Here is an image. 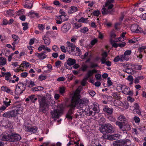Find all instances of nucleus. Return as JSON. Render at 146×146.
Segmentation results:
<instances>
[{
	"instance_id": "obj_1",
	"label": "nucleus",
	"mask_w": 146,
	"mask_h": 146,
	"mask_svg": "<svg viewBox=\"0 0 146 146\" xmlns=\"http://www.w3.org/2000/svg\"><path fill=\"white\" fill-rule=\"evenodd\" d=\"M80 96L78 92H75L71 99V102H74L76 107L77 106V108L80 109L83 108L84 106L87 105L89 102L87 98L80 99Z\"/></svg>"
},
{
	"instance_id": "obj_2",
	"label": "nucleus",
	"mask_w": 146,
	"mask_h": 146,
	"mask_svg": "<svg viewBox=\"0 0 146 146\" xmlns=\"http://www.w3.org/2000/svg\"><path fill=\"white\" fill-rule=\"evenodd\" d=\"M38 99L37 98L34 97V103ZM38 101L39 105V111L40 112L45 113L48 111L50 106V103L49 101H47L44 96H40L38 98Z\"/></svg>"
},
{
	"instance_id": "obj_3",
	"label": "nucleus",
	"mask_w": 146,
	"mask_h": 146,
	"mask_svg": "<svg viewBox=\"0 0 146 146\" xmlns=\"http://www.w3.org/2000/svg\"><path fill=\"white\" fill-rule=\"evenodd\" d=\"M114 2V0H107L105 4L106 8H103L102 9V14L105 15L108 13H111V11H110L113 6V3Z\"/></svg>"
},
{
	"instance_id": "obj_4",
	"label": "nucleus",
	"mask_w": 146,
	"mask_h": 146,
	"mask_svg": "<svg viewBox=\"0 0 146 146\" xmlns=\"http://www.w3.org/2000/svg\"><path fill=\"white\" fill-rule=\"evenodd\" d=\"M100 131L103 133H113L114 131V128L110 123H105L103 127L100 128Z\"/></svg>"
},
{
	"instance_id": "obj_5",
	"label": "nucleus",
	"mask_w": 146,
	"mask_h": 146,
	"mask_svg": "<svg viewBox=\"0 0 146 146\" xmlns=\"http://www.w3.org/2000/svg\"><path fill=\"white\" fill-rule=\"evenodd\" d=\"M115 124L117 125L119 127L120 129L123 131H129L131 129V125L127 122V121L125 122L117 121L115 122Z\"/></svg>"
},
{
	"instance_id": "obj_6",
	"label": "nucleus",
	"mask_w": 146,
	"mask_h": 146,
	"mask_svg": "<svg viewBox=\"0 0 146 146\" xmlns=\"http://www.w3.org/2000/svg\"><path fill=\"white\" fill-rule=\"evenodd\" d=\"M74 102H71V104L69 105V107H70L68 112L66 115V117L68 118L69 120H72V115L75 110L76 107L75 103Z\"/></svg>"
},
{
	"instance_id": "obj_7",
	"label": "nucleus",
	"mask_w": 146,
	"mask_h": 146,
	"mask_svg": "<svg viewBox=\"0 0 146 146\" xmlns=\"http://www.w3.org/2000/svg\"><path fill=\"white\" fill-rule=\"evenodd\" d=\"M26 88V86L22 82L19 83L16 86L15 93L16 94H21Z\"/></svg>"
},
{
	"instance_id": "obj_8",
	"label": "nucleus",
	"mask_w": 146,
	"mask_h": 146,
	"mask_svg": "<svg viewBox=\"0 0 146 146\" xmlns=\"http://www.w3.org/2000/svg\"><path fill=\"white\" fill-rule=\"evenodd\" d=\"M21 104L18 101L15 102L14 103V106L17 107L14 110L15 113V116H16L18 114H21L23 112V108L20 107Z\"/></svg>"
},
{
	"instance_id": "obj_9",
	"label": "nucleus",
	"mask_w": 146,
	"mask_h": 146,
	"mask_svg": "<svg viewBox=\"0 0 146 146\" xmlns=\"http://www.w3.org/2000/svg\"><path fill=\"white\" fill-rule=\"evenodd\" d=\"M122 92L126 95L132 96L133 94L132 91H131L130 88L125 85H121L120 86Z\"/></svg>"
},
{
	"instance_id": "obj_10",
	"label": "nucleus",
	"mask_w": 146,
	"mask_h": 146,
	"mask_svg": "<svg viewBox=\"0 0 146 146\" xmlns=\"http://www.w3.org/2000/svg\"><path fill=\"white\" fill-rule=\"evenodd\" d=\"M15 114L14 110H12L5 112L3 114L2 116L6 118H13L16 117Z\"/></svg>"
},
{
	"instance_id": "obj_11",
	"label": "nucleus",
	"mask_w": 146,
	"mask_h": 146,
	"mask_svg": "<svg viewBox=\"0 0 146 146\" xmlns=\"http://www.w3.org/2000/svg\"><path fill=\"white\" fill-rule=\"evenodd\" d=\"M71 27L70 25L68 23H66L61 27V31L64 33H66Z\"/></svg>"
},
{
	"instance_id": "obj_12",
	"label": "nucleus",
	"mask_w": 146,
	"mask_h": 146,
	"mask_svg": "<svg viewBox=\"0 0 146 146\" xmlns=\"http://www.w3.org/2000/svg\"><path fill=\"white\" fill-rule=\"evenodd\" d=\"M11 141L15 142L20 140L21 139V136L19 134L15 133H11Z\"/></svg>"
},
{
	"instance_id": "obj_13",
	"label": "nucleus",
	"mask_w": 146,
	"mask_h": 146,
	"mask_svg": "<svg viewBox=\"0 0 146 146\" xmlns=\"http://www.w3.org/2000/svg\"><path fill=\"white\" fill-rule=\"evenodd\" d=\"M97 72V70L94 69L92 70H89L85 76L86 79H88L89 78L93 75L94 73H96Z\"/></svg>"
},
{
	"instance_id": "obj_14",
	"label": "nucleus",
	"mask_w": 146,
	"mask_h": 146,
	"mask_svg": "<svg viewBox=\"0 0 146 146\" xmlns=\"http://www.w3.org/2000/svg\"><path fill=\"white\" fill-rule=\"evenodd\" d=\"M60 112L58 110H54L51 112V114L53 118H58Z\"/></svg>"
},
{
	"instance_id": "obj_15",
	"label": "nucleus",
	"mask_w": 146,
	"mask_h": 146,
	"mask_svg": "<svg viewBox=\"0 0 146 146\" xmlns=\"http://www.w3.org/2000/svg\"><path fill=\"white\" fill-rule=\"evenodd\" d=\"M1 90L2 91L6 92L12 95L13 94V90L5 86H2L1 88Z\"/></svg>"
},
{
	"instance_id": "obj_16",
	"label": "nucleus",
	"mask_w": 146,
	"mask_h": 146,
	"mask_svg": "<svg viewBox=\"0 0 146 146\" xmlns=\"http://www.w3.org/2000/svg\"><path fill=\"white\" fill-rule=\"evenodd\" d=\"M139 27L137 24H134L132 25L131 27V30L133 32L138 33L139 31L138 29Z\"/></svg>"
},
{
	"instance_id": "obj_17",
	"label": "nucleus",
	"mask_w": 146,
	"mask_h": 146,
	"mask_svg": "<svg viewBox=\"0 0 146 146\" xmlns=\"http://www.w3.org/2000/svg\"><path fill=\"white\" fill-rule=\"evenodd\" d=\"M33 3L32 0L30 1L27 0L25 5H24V7L26 8L31 9L33 7Z\"/></svg>"
},
{
	"instance_id": "obj_18",
	"label": "nucleus",
	"mask_w": 146,
	"mask_h": 146,
	"mask_svg": "<svg viewBox=\"0 0 146 146\" xmlns=\"http://www.w3.org/2000/svg\"><path fill=\"white\" fill-rule=\"evenodd\" d=\"M103 110L109 114L112 113L113 109L112 108H110L107 106H105L103 108Z\"/></svg>"
},
{
	"instance_id": "obj_19",
	"label": "nucleus",
	"mask_w": 146,
	"mask_h": 146,
	"mask_svg": "<svg viewBox=\"0 0 146 146\" xmlns=\"http://www.w3.org/2000/svg\"><path fill=\"white\" fill-rule=\"evenodd\" d=\"M78 10V8L75 6H71L69 8L68 11V13L70 14H72L77 11Z\"/></svg>"
},
{
	"instance_id": "obj_20",
	"label": "nucleus",
	"mask_w": 146,
	"mask_h": 146,
	"mask_svg": "<svg viewBox=\"0 0 146 146\" xmlns=\"http://www.w3.org/2000/svg\"><path fill=\"white\" fill-rule=\"evenodd\" d=\"M11 100L7 98H6L5 100H3V104L7 107L11 105Z\"/></svg>"
},
{
	"instance_id": "obj_21",
	"label": "nucleus",
	"mask_w": 146,
	"mask_h": 146,
	"mask_svg": "<svg viewBox=\"0 0 146 146\" xmlns=\"http://www.w3.org/2000/svg\"><path fill=\"white\" fill-rule=\"evenodd\" d=\"M42 50H46L48 52L51 51L50 49L44 45H41L38 48V50L39 51H41Z\"/></svg>"
},
{
	"instance_id": "obj_22",
	"label": "nucleus",
	"mask_w": 146,
	"mask_h": 146,
	"mask_svg": "<svg viewBox=\"0 0 146 146\" xmlns=\"http://www.w3.org/2000/svg\"><path fill=\"white\" fill-rule=\"evenodd\" d=\"M76 60L74 59L69 58L67 61V63L69 66L73 65L76 63Z\"/></svg>"
},
{
	"instance_id": "obj_23",
	"label": "nucleus",
	"mask_w": 146,
	"mask_h": 146,
	"mask_svg": "<svg viewBox=\"0 0 146 146\" xmlns=\"http://www.w3.org/2000/svg\"><path fill=\"white\" fill-rule=\"evenodd\" d=\"M27 131L29 132L35 133L37 130V128L35 126L33 127H27Z\"/></svg>"
},
{
	"instance_id": "obj_24",
	"label": "nucleus",
	"mask_w": 146,
	"mask_h": 146,
	"mask_svg": "<svg viewBox=\"0 0 146 146\" xmlns=\"http://www.w3.org/2000/svg\"><path fill=\"white\" fill-rule=\"evenodd\" d=\"M11 133L3 136L2 139L3 141H11Z\"/></svg>"
},
{
	"instance_id": "obj_25",
	"label": "nucleus",
	"mask_w": 146,
	"mask_h": 146,
	"mask_svg": "<svg viewBox=\"0 0 146 146\" xmlns=\"http://www.w3.org/2000/svg\"><path fill=\"white\" fill-rule=\"evenodd\" d=\"M12 37L13 40L14 42L17 44L19 42L20 38L17 35L13 34L11 35Z\"/></svg>"
},
{
	"instance_id": "obj_26",
	"label": "nucleus",
	"mask_w": 146,
	"mask_h": 146,
	"mask_svg": "<svg viewBox=\"0 0 146 146\" xmlns=\"http://www.w3.org/2000/svg\"><path fill=\"white\" fill-rule=\"evenodd\" d=\"M94 107L93 108V110L97 113H98L100 111V109L98 104L96 103H94L93 104Z\"/></svg>"
},
{
	"instance_id": "obj_27",
	"label": "nucleus",
	"mask_w": 146,
	"mask_h": 146,
	"mask_svg": "<svg viewBox=\"0 0 146 146\" xmlns=\"http://www.w3.org/2000/svg\"><path fill=\"white\" fill-rule=\"evenodd\" d=\"M67 44L69 49H70L72 51H74L76 48L75 46L73 43H71L69 42H67Z\"/></svg>"
},
{
	"instance_id": "obj_28",
	"label": "nucleus",
	"mask_w": 146,
	"mask_h": 146,
	"mask_svg": "<svg viewBox=\"0 0 146 146\" xmlns=\"http://www.w3.org/2000/svg\"><path fill=\"white\" fill-rule=\"evenodd\" d=\"M118 120L122 121V122H125L127 121V119L125 117L122 115H120L118 117Z\"/></svg>"
},
{
	"instance_id": "obj_29",
	"label": "nucleus",
	"mask_w": 146,
	"mask_h": 146,
	"mask_svg": "<svg viewBox=\"0 0 146 146\" xmlns=\"http://www.w3.org/2000/svg\"><path fill=\"white\" fill-rule=\"evenodd\" d=\"M126 34V33H123L121 36L119 37L118 38L116 39L115 42H118V41H122L124 40L125 35Z\"/></svg>"
},
{
	"instance_id": "obj_30",
	"label": "nucleus",
	"mask_w": 146,
	"mask_h": 146,
	"mask_svg": "<svg viewBox=\"0 0 146 146\" xmlns=\"http://www.w3.org/2000/svg\"><path fill=\"white\" fill-rule=\"evenodd\" d=\"M58 18L60 19V20H61L63 22L67 20L68 18V17L66 15H59L58 16Z\"/></svg>"
},
{
	"instance_id": "obj_31",
	"label": "nucleus",
	"mask_w": 146,
	"mask_h": 146,
	"mask_svg": "<svg viewBox=\"0 0 146 146\" xmlns=\"http://www.w3.org/2000/svg\"><path fill=\"white\" fill-rule=\"evenodd\" d=\"M43 39L44 40V43L46 45H48L50 43V39L49 38L44 36L43 38Z\"/></svg>"
},
{
	"instance_id": "obj_32",
	"label": "nucleus",
	"mask_w": 146,
	"mask_h": 146,
	"mask_svg": "<svg viewBox=\"0 0 146 146\" xmlns=\"http://www.w3.org/2000/svg\"><path fill=\"white\" fill-rule=\"evenodd\" d=\"M31 89L33 92H35L36 91L42 90L44 89V88L42 87L38 86L33 88Z\"/></svg>"
},
{
	"instance_id": "obj_33",
	"label": "nucleus",
	"mask_w": 146,
	"mask_h": 146,
	"mask_svg": "<svg viewBox=\"0 0 146 146\" xmlns=\"http://www.w3.org/2000/svg\"><path fill=\"white\" fill-rule=\"evenodd\" d=\"M112 95L113 97L117 100H119L121 98L119 94H118L117 92L113 93Z\"/></svg>"
},
{
	"instance_id": "obj_34",
	"label": "nucleus",
	"mask_w": 146,
	"mask_h": 146,
	"mask_svg": "<svg viewBox=\"0 0 146 146\" xmlns=\"http://www.w3.org/2000/svg\"><path fill=\"white\" fill-rule=\"evenodd\" d=\"M6 63V58L1 57L0 60V64L1 65H4Z\"/></svg>"
},
{
	"instance_id": "obj_35",
	"label": "nucleus",
	"mask_w": 146,
	"mask_h": 146,
	"mask_svg": "<svg viewBox=\"0 0 146 146\" xmlns=\"http://www.w3.org/2000/svg\"><path fill=\"white\" fill-rule=\"evenodd\" d=\"M46 55L44 54V53L41 52L40 53L39 59L40 60H43L46 57Z\"/></svg>"
},
{
	"instance_id": "obj_36",
	"label": "nucleus",
	"mask_w": 146,
	"mask_h": 146,
	"mask_svg": "<svg viewBox=\"0 0 146 146\" xmlns=\"http://www.w3.org/2000/svg\"><path fill=\"white\" fill-rule=\"evenodd\" d=\"M111 139L115 140L117 139V138L119 136V134H114L113 135H112L111 136Z\"/></svg>"
},
{
	"instance_id": "obj_37",
	"label": "nucleus",
	"mask_w": 146,
	"mask_h": 146,
	"mask_svg": "<svg viewBox=\"0 0 146 146\" xmlns=\"http://www.w3.org/2000/svg\"><path fill=\"white\" fill-rule=\"evenodd\" d=\"M11 76V74L9 72H7L6 75L5 76V80L7 81H9L10 80V77Z\"/></svg>"
},
{
	"instance_id": "obj_38",
	"label": "nucleus",
	"mask_w": 146,
	"mask_h": 146,
	"mask_svg": "<svg viewBox=\"0 0 146 146\" xmlns=\"http://www.w3.org/2000/svg\"><path fill=\"white\" fill-rule=\"evenodd\" d=\"M88 92L92 97H94L96 94V92L92 90H89Z\"/></svg>"
},
{
	"instance_id": "obj_39",
	"label": "nucleus",
	"mask_w": 146,
	"mask_h": 146,
	"mask_svg": "<svg viewBox=\"0 0 146 146\" xmlns=\"http://www.w3.org/2000/svg\"><path fill=\"white\" fill-rule=\"evenodd\" d=\"M22 25L23 26V29L25 31L28 29V26L27 23H22Z\"/></svg>"
},
{
	"instance_id": "obj_40",
	"label": "nucleus",
	"mask_w": 146,
	"mask_h": 146,
	"mask_svg": "<svg viewBox=\"0 0 146 146\" xmlns=\"http://www.w3.org/2000/svg\"><path fill=\"white\" fill-rule=\"evenodd\" d=\"M46 78V75H43L42 74L40 75L38 79L39 80L42 81L45 80Z\"/></svg>"
},
{
	"instance_id": "obj_41",
	"label": "nucleus",
	"mask_w": 146,
	"mask_h": 146,
	"mask_svg": "<svg viewBox=\"0 0 146 146\" xmlns=\"http://www.w3.org/2000/svg\"><path fill=\"white\" fill-rule=\"evenodd\" d=\"M52 50L54 52H56L60 50L59 48L57 46L54 45L52 46Z\"/></svg>"
},
{
	"instance_id": "obj_42",
	"label": "nucleus",
	"mask_w": 146,
	"mask_h": 146,
	"mask_svg": "<svg viewBox=\"0 0 146 146\" xmlns=\"http://www.w3.org/2000/svg\"><path fill=\"white\" fill-rule=\"evenodd\" d=\"M88 19V18L86 19L82 17L78 20V22L80 23H86Z\"/></svg>"
},
{
	"instance_id": "obj_43",
	"label": "nucleus",
	"mask_w": 146,
	"mask_h": 146,
	"mask_svg": "<svg viewBox=\"0 0 146 146\" xmlns=\"http://www.w3.org/2000/svg\"><path fill=\"white\" fill-rule=\"evenodd\" d=\"M88 68V66L86 64L82 65L81 67L82 70L83 71H85Z\"/></svg>"
},
{
	"instance_id": "obj_44",
	"label": "nucleus",
	"mask_w": 146,
	"mask_h": 146,
	"mask_svg": "<svg viewBox=\"0 0 146 146\" xmlns=\"http://www.w3.org/2000/svg\"><path fill=\"white\" fill-rule=\"evenodd\" d=\"M62 62L60 60L57 61L55 63V66L57 68H60L61 66Z\"/></svg>"
},
{
	"instance_id": "obj_45",
	"label": "nucleus",
	"mask_w": 146,
	"mask_h": 146,
	"mask_svg": "<svg viewBox=\"0 0 146 146\" xmlns=\"http://www.w3.org/2000/svg\"><path fill=\"white\" fill-rule=\"evenodd\" d=\"M35 96L34 95H32L28 96V97L30 99V100H31L32 102L33 103H34V97H35Z\"/></svg>"
},
{
	"instance_id": "obj_46",
	"label": "nucleus",
	"mask_w": 146,
	"mask_h": 146,
	"mask_svg": "<svg viewBox=\"0 0 146 146\" xmlns=\"http://www.w3.org/2000/svg\"><path fill=\"white\" fill-rule=\"evenodd\" d=\"M93 14L94 16H98L100 14V12L99 11H95L93 13Z\"/></svg>"
},
{
	"instance_id": "obj_47",
	"label": "nucleus",
	"mask_w": 146,
	"mask_h": 146,
	"mask_svg": "<svg viewBox=\"0 0 146 146\" xmlns=\"http://www.w3.org/2000/svg\"><path fill=\"white\" fill-rule=\"evenodd\" d=\"M133 119L136 123H139L140 121L139 117L137 116H135L134 117Z\"/></svg>"
},
{
	"instance_id": "obj_48",
	"label": "nucleus",
	"mask_w": 146,
	"mask_h": 146,
	"mask_svg": "<svg viewBox=\"0 0 146 146\" xmlns=\"http://www.w3.org/2000/svg\"><path fill=\"white\" fill-rule=\"evenodd\" d=\"M107 85L108 86H110L112 84V83L110 79V78L109 77L108 78Z\"/></svg>"
},
{
	"instance_id": "obj_49",
	"label": "nucleus",
	"mask_w": 146,
	"mask_h": 146,
	"mask_svg": "<svg viewBox=\"0 0 146 146\" xmlns=\"http://www.w3.org/2000/svg\"><path fill=\"white\" fill-rule=\"evenodd\" d=\"M127 79L130 82H133V77L131 75H129L127 78Z\"/></svg>"
},
{
	"instance_id": "obj_50",
	"label": "nucleus",
	"mask_w": 146,
	"mask_h": 146,
	"mask_svg": "<svg viewBox=\"0 0 146 146\" xmlns=\"http://www.w3.org/2000/svg\"><path fill=\"white\" fill-rule=\"evenodd\" d=\"M65 90V88L64 87H61L60 88L59 92L61 94H63L64 93Z\"/></svg>"
},
{
	"instance_id": "obj_51",
	"label": "nucleus",
	"mask_w": 146,
	"mask_h": 146,
	"mask_svg": "<svg viewBox=\"0 0 146 146\" xmlns=\"http://www.w3.org/2000/svg\"><path fill=\"white\" fill-rule=\"evenodd\" d=\"M131 50H126L125 51L124 54L125 55H127L128 56H129L131 54Z\"/></svg>"
},
{
	"instance_id": "obj_52",
	"label": "nucleus",
	"mask_w": 146,
	"mask_h": 146,
	"mask_svg": "<svg viewBox=\"0 0 146 146\" xmlns=\"http://www.w3.org/2000/svg\"><path fill=\"white\" fill-rule=\"evenodd\" d=\"M88 29L87 27H84L83 29H82L80 31L83 33H84L88 31Z\"/></svg>"
},
{
	"instance_id": "obj_53",
	"label": "nucleus",
	"mask_w": 146,
	"mask_h": 146,
	"mask_svg": "<svg viewBox=\"0 0 146 146\" xmlns=\"http://www.w3.org/2000/svg\"><path fill=\"white\" fill-rule=\"evenodd\" d=\"M126 44V43L125 42L118 44L119 46L122 48L125 46Z\"/></svg>"
},
{
	"instance_id": "obj_54",
	"label": "nucleus",
	"mask_w": 146,
	"mask_h": 146,
	"mask_svg": "<svg viewBox=\"0 0 146 146\" xmlns=\"http://www.w3.org/2000/svg\"><path fill=\"white\" fill-rule=\"evenodd\" d=\"M107 59L106 57H102L101 59V61L102 64H105V62L106 61Z\"/></svg>"
},
{
	"instance_id": "obj_55",
	"label": "nucleus",
	"mask_w": 146,
	"mask_h": 146,
	"mask_svg": "<svg viewBox=\"0 0 146 146\" xmlns=\"http://www.w3.org/2000/svg\"><path fill=\"white\" fill-rule=\"evenodd\" d=\"M74 27L76 29H78L80 27H81L82 26V25L80 23H76L74 24Z\"/></svg>"
},
{
	"instance_id": "obj_56",
	"label": "nucleus",
	"mask_w": 146,
	"mask_h": 146,
	"mask_svg": "<svg viewBox=\"0 0 146 146\" xmlns=\"http://www.w3.org/2000/svg\"><path fill=\"white\" fill-rule=\"evenodd\" d=\"M21 65H23L24 66L29 67V63L26 61H24L23 63L21 64Z\"/></svg>"
},
{
	"instance_id": "obj_57",
	"label": "nucleus",
	"mask_w": 146,
	"mask_h": 146,
	"mask_svg": "<svg viewBox=\"0 0 146 146\" xmlns=\"http://www.w3.org/2000/svg\"><path fill=\"white\" fill-rule=\"evenodd\" d=\"M38 28L40 30L42 31H43L45 28L44 25L42 24H38Z\"/></svg>"
},
{
	"instance_id": "obj_58",
	"label": "nucleus",
	"mask_w": 146,
	"mask_h": 146,
	"mask_svg": "<svg viewBox=\"0 0 146 146\" xmlns=\"http://www.w3.org/2000/svg\"><path fill=\"white\" fill-rule=\"evenodd\" d=\"M82 111H83V110H84V111L86 113L87 115H88V113H89V111L90 110V109L88 107H86L85 109L84 110L83 109H82Z\"/></svg>"
},
{
	"instance_id": "obj_59",
	"label": "nucleus",
	"mask_w": 146,
	"mask_h": 146,
	"mask_svg": "<svg viewBox=\"0 0 146 146\" xmlns=\"http://www.w3.org/2000/svg\"><path fill=\"white\" fill-rule=\"evenodd\" d=\"M65 78L64 77L62 76L60 77L57 79V81L59 82L63 81L65 80Z\"/></svg>"
},
{
	"instance_id": "obj_60",
	"label": "nucleus",
	"mask_w": 146,
	"mask_h": 146,
	"mask_svg": "<svg viewBox=\"0 0 146 146\" xmlns=\"http://www.w3.org/2000/svg\"><path fill=\"white\" fill-rule=\"evenodd\" d=\"M124 71L126 72L127 73L129 74L131 73L132 70L129 68H127L123 70Z\"/></svg>"
},
{
	"instance_id": "obj_61",
	"label": "nucleus",
	"mask_w": 146,
	"mask_h": 146,
	"mask_svg": "<svg viewBox=\"0 0 146 146\" xmlns=\"http://www.w3.org/2000/svg\"><path fill=\"white\" fill-rule=\"evenodd\" d=\"M7 107L5 106H3L0 107V113L5 110Z\"/></svg>"
},
{
	"instance_id": "obj_62",
	"label": "nucleus",
	"mask_w": 146,
	"mask_h": 146,
	"mask_svg": "<svg viewBox=\"0 0 146 146\" xmlns=\"http://www.w3.org/2000/svg\"><path fill=\"white\" fill-rule=\"evenodd\" d=\"M105 118L102 116L100 117V119L99 120V121L100 123H103L105 122Z\"/></svg>"
},
{
	"instance_id": "obj_63",
	"label": "nucleus",
	"mask_w": 146,
	"mask_h": 146,
	"mask_svg": "<svg viewBox=\"0 0 146 146\" xmlns=\"http://www.w3.org/2000/svg\"><path fill=\"white\" fill-rule=\"evenodd\" d=\"M87 80L86 79V77H85L84 78L83 80L81 82V85L83 86H85L86 83V81Z\"/></svg>"
},
{
	"instance_id": "obj_64",
	"label": "nucleus",
	"mask_w": 146,
	"mask_h": 146,
	"mask_svg": "<svg viewBox=\"0 0 146 146\" xmlns=\"http://www.w3.org/2000/svg\"><path fill=\"white\" fill-rule=\"evenodd\" d=\"M123 107L126 109H127L129 107V104L127 102H124V103L123 104Z\"/></svg>"
}]
</instances>
